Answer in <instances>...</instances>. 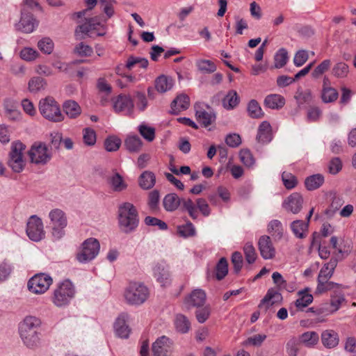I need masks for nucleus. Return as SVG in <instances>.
<instances>
[{
  "instance_id": "b1692460",
  "label": "nucleus",
  "mask_w": 356,
  "mask_h": 356,
  "mask_svg": "<svg viewBox=\"0 0 356 356\" xmlns=\"http://www.w3.org/2000/svg\"><path fill=\"white\" fill-rule=\"evenodd\" d=\"M282 299V295L277 290L270 289L268 290L264 298L261 300L259 307H261L262 306L265 305L267 309L270 306L273 305L275 302L281 301Z\"/></svg>"
},
{
  "instance_id": "20e7f679",
  "label": "nucleus",
  "mask_w": 356,
  "mask_h": 356,
  "mask_svg": "<svg viewBox=\"0 0 356 356\" xmlns=\"http://www.w3.org/2000/svg\"><path fill=\"white\" fill-rule=\"evenodd\" d=\"M75 295V289L70 280L60 282L54 291L52 302L58 307H63L70 304Z\"/></svg>"
},
{
  "instance_id": "338daca9",
  "label": "nucleus",
  "mask_w": 356,
  "mask_h": 356,
  "mask_svg": "<svg viewBox=\"0 0 356 356\" xmlns=\"http://www.w3.org/2000/svg\"><path fill=\"white\" fill-rule=\"evenodd\" d=\"M196 234L195 227L191 222H186L184 225H179V236L183 237L193 236Z\"/></svg>"
},
{
  "instance_id": "0eeeda50",
  "label": "nucleus",
  "mask_w": 356,
  "mask_h": 356,
  "mask_svg": "<svg viewBox=\"0 0 356 356\" xmlns=\"http://www.w3.org/2000/svg\"><path fill=\"white\" fill-rule=\"evenodd\" d=\"M31 163L37 165L47 164L52 157V153L49 151L47 145L44 143H34L28 152Z\"/></svg>"
},
{
  "instance_id": "de8ad7c7",
  "label": "nucleus",
  "mask_w": 356,
  "mask_h": 356,
  "mask_svg": "<svg viewBox=\"0 0 356 356\" xmlns=\"http://www.w3.org/2000/svg\"><path fill=\"white\" fill-rule=\"evenodd\" d=\"M148 60L145 58L141 57H136L134 56H130L127 61L126 67L128 70H131L136 64H138L139 66L142 68H147L148 66Z\"/></svg>"
},
{
  "instance_id": "473e14b6",
  "label": "nucleus",
  "mask_w": 356,
  "mask_h": 356,
  "mask_svg": "<svg viewBox=\"0 0 356 356\" xmlns=\"http://www.w3.org/2000/svg\"><path fill=\"white\" fill-rule=\"evenodd\" d=\"M308 227V222H305L300 220H294L291 224V228L293 233L299 238H304L306 237L305 232L307 231Z\"/></svg>"
},
{
  "instance_id": "49530a36",
  "label": "nucleus",
  "mask_w": 356,
  "mask_h": 356,
  "mask_svg": "<svg viewBox=\"0 0 356 356\" xmlns=\"http://www.w3.org/2000/svg\"><path fill=\"white\" fill-rule=\"evenodd\" d=\"M216 276L217 280H222L228 273V263L225 257H222L216 266Z\"/></svg>"
},
{
  "instance_id": "58836bf2",
  "label": "nucleus",
  "mask_w": 356,
  "mask_h": 356,
  "mask_svg": "<svg viewBox=\"0 0 356 356\" xmlns=\"http://www.w3.org/2000/svg\"><path fill=\"white\" fill-rule=\"evenodd\" d=\"M318 334L315 332H306L303 333L300 337L299 341L300 344H304L307 347H312L316 345L318 341Z\"/></svg>"
},
{
  "instance_id": "3c124183",
  "label": "nucleus",
  "mask_w": 356,
  "mask_h": 356,
  "mask_svg": "<svg viewBox=\"0 0 356 356\" xmlns=\"http://www.w3.org/2000/svg\"><path fill=\"white\" fill-rule=\"evenodd\" d=\"M122 144L121 140L114 136L108 137L104 141V147L108 152L117 151Z\"/></svg>"
},
{
  "instance_id": "ddd939ff",
  "label": "nucleus",
  "mask_w": 356,
  "mask_h": 356,
  "mask_svg": "<svg viewBox=\"0 0 356 356\" xmlns=\"http://www.w3.org/2000/svg\"><path fill=\"white\" fill-rule=\"evenodd\" d=\"M172 341L166 336L159 337L152 344L153 356H168L172 350Z\"/></svg>"
},
{
  "instance_id": "603ef678",
  "label": "nucleus",
  "mask_w": 356,
  "mask_h": 356,
  "mask_svg": "<svg viewBox=\"0 0 356 356\" xmlns=\"http://www.w3.org/2000/svg\"><path fill=\"white\" fill-rule=\"evenodd\" d=\"M38 47L44 54H50L54 50V44L51 38H44L38 42Z\"/></svg>"
},
{
  "instance_id": "2f4dec72",
  "label": "nucleus",
  "mask_w": 356,
  "mask_h": 356,
  "mask_svg": "<svg viewBox=\"0 0 356 356\" xmlns=\"http://www.w3.org/2000/svg\"><path fill=\"white\" fill-rule=\"evenodd\" d=\"M324 183V177L321 174H316L307 177L305 185L307 190L314 191L320 188Z\"/></svg>"
},
{
  "instance_id": "5fc2aeb1",
  "label": "nucleus",
  "mask_w": 356,
  "mask_h": 356,
  "mask_svg": "<svg viewBox=\"0 0 356 356\" xmlns=\"http://www.w3.org/2000/svg\"><path fill=\"white\" fill-rule=\"evenodd\" d=\"M339 93L336 89H325L321 91V99L324 103L334 102L337 99Z\"/></svg>"
},
{
  "instance_id": "a211bd4d",
  "label": "nucleus",
  "mask_w": 356,
  "mask_h": 356,
  "mask_svg": "<svg viewBox=\"0 0 356 356\" xmlns=\"http://www.w3.org/2000/svg\"><path fill=\"white\" fill-rule=\"evenodd\" d=\"M206 293L202 289H195L185 299V303L189 306L200 307L206 302Z\"/></svg>"
},
{
  "instance_id": "39448f33",
  "label": "nucleus",
  "mask_w": 356,
  "mask_h": 356,
  "mask_svg": "<svg viewBox=\"0 0 356 356\" xmlns=\"http://www.w3.org/2000/svg\"><path fill=\"white\" fill-rule=\"evenodd\" d=\"M39 110L41 115L48 120L58 122H61L64 118L58 104L51 97H47L40 101Z\"/></svg>"
},
{
  "instance_id": "2eb2a0df",
  "label": "nucleus",
  "mask_w": 356,
  "mask_h": 356,
  "mask_svg": "<svg viewBox=\"0 0 356 356\" xmlns=\"http://www.w3.org/2000/svg\"><path fill=\"white\" fill-rule=\"evenodd\" d=\"M302 204V196L298 193H293L284 200L282 207L287 211L296 214L301 211Z\"/></svg>"
},
{
  "instance_id": "412c9836",
  "label": "nucleus",
  "mask_w": 356,
  "mask_h": 356,
  "mask_svg": "<svg viewBox=\"0 0 356 356\" xmlns=\"http://www.w3.org/2000/svg\"><path fill=\"white\" fill-rule=\"evenodd\" d=\"M257 140L262 143H268L272 140V128L268 121H263L259 126Z\"/></svg>"
},
{
  "instance_id": "393cba45",
  "label": "nucleus",
  "mask_w": 356,
  "mask_h": 356,
  "mask_svg": "<svg viewBox=\"0 0 356 356\" xmlns=\"http://www.w3.org/2000/svg\"><path fill=\"white\" fill-rule=\"evenodd\" d=\"M321 341L324 346L327 348H332L339 343L338 334L332 330H325L321 334Z\"/></svg>"
},
{
  "instance_id": "4d7b16f0",
  "label": "nucleus",
  "mask_w": 356,
  "mask_h": 356,
  "mask_svg": "<svg viewBox=\"0 0 356 356\" xmlns=\"http://www.w3.org/2000/svg\"><path fill=\"white\" fill-rule=\"evenodd\" d=\"M138 131L149 142L152 141L155 138V129L153 127L145 124H140L138 126Z\"/></svg>"
},
{
  "instance_id": "bb28decb",
  "label": "nucleus",
  "mask_w": 356,
  "mask_h": 356,
  "mask_svg": "<svg viewBox=\"0 0 356 356\" xmlns=\"http://www.w3.org/2000/svg\"><path fill=\"white\" fill-rule=\"evenodd\" d=\"M124 147L130 153H138L140 151L143 142L137 135L128 136L124 140Z\"/></svg>"
},
{
  "instance_id": "052dcab7",
  "label": "nucleus",
  "mask_w": 356,
  "mask_h": 356,
  "mask_svg": "<svg viewBox=\"0 0 356 356\" xmlns=\"http://www.w3.org/2000/svg\"><path fill=\"white\" fill-rule=\"evenodd\" d=\"M282 179L286 188L290 190L295 188L298 184L296 177L291 173L284 172L282 175Z\"/></svg>"
},
{
  "instance_id": "c756f323",
  "label": "nucleus",
  "mask_w": 356,
  "mask_h": 356,
  "mask_svg": "<svg viewBox=\"0 0 356 356\" xmlns=\"http://www.w3.org/2000/svg\"><path fill=\"white\" fill-rule=\"evenodd\" d=\"M3 107L5 110L6 116L11 120H17L19 116L17 107V102L10 98H7L3 102Z\"/></svg>"
},
{
  "instance_id": "69168bd1",
  "label": "nucleus",
  "mask_w": 356,
  "mask_h": 356,
  "mask_svg": "<svg viewBox=\"0 0 356 356\" xmlns=\"http://www.w3.org/2000/svg\"><path fill=\"white\" fill-rule=\"evenodd\" d=\"M83 139L86 145L92 146L96 143V134L95 131L90 128H85L83 131Z\"/></svg>"
},
{
  "instance_id": "4be33fe9",
  "label": "nucleus",
  "mask_w": 356,
  "mask_h": 356,
  "mask_svg": "<svg viewBox=\"0 0 356 356\" xmlns=\"http://www.w3.org/2000/svg\"><path fill=\"white\" fill-rule=\"evenodd\" d=\"M338 260L336 258L332 257L330 259L329 262L325 264L318 273L317 282L330 280L333 275Z\"/></svg>"
},
{
  "instance_id": "a18cd8bd",
  "label": "nucleus",
  "mask_w": 356,
  "mask_h": 356,
  "mask_svg": "<svg viewBox=\"0 0 356 356\" xmlns=\"http://www.w3.org/2000/svg\"><path fill=\"white\" fill-rule=\"evenodd\" d=\"M248 111L249 115L252 118H261L264 115L259 103L254 99H252L249 102L248 105Z\"/></svg>"
},
{
  "instance_id": "8fccbe9b",
  "label": "nucleus",
  "mask_w": 356,
  "mask_h": 356,
  "mask_svg": "<svg viewBox=\"0 0 356 356\" xmlns=\"http://www.w3.org/2000/svg\"><path fill=\"white\" fill-rule=\"evenodd\" d=\"M245 260L249 264H253L257 257L256 250L252 243L248 242L243 247Z\"/></svg>"
},
{
  "instance_id": "e433bc0d",
  "label": "nucleus",
  "mask_w": 356,
  "mask_h": 356,
  "mask_svg": "<svg viewBox=\"0 0 356 356\" xmlns=\"http://www.w3.org/2000/svg\"><path fill=\"white\" fill-rule=\"evenodd\" d=\"M317 287L316 292L318 293H323L328 291H332L334 293V290H341V285L333 282H330L329 280H322L321 282H317Z\"/></svg>"
},
{
  "instance_id": "09e8293b",
  "label": "nucleus",
  "mask_w": 356,
  "mask_h": 356,
  "mask_svg": "<svg viewBox=\"0 0 356 356\" xmlns=\"http://www.w3.org/2000/svg\"><path fill=\"white\" fill-rule=\"evenodd\" d=\"M159 191L154 190L151 191L148 197V206L152 213H156L159 211Z\"/></svg>"
},
{
  "instance_id": "f03ea898",
  "label": "nucleus",
  "mask_w": 356,
  "mask_h": 356,
  "mask_svg": "<svg viewBox=\"0 0 356 356\" xmlns=\"http://www.w3.org/2000/svg\"><path fill=\"white\" fill-rule=\"evenodd\" d=\"M40 325V319L33 316H26L19 324V336L26 347L33 348L39 345Z\"/></svg>"
},
{
  "instance_id": "c9c22d12",
  "label": "nucleus",
  "mask_w": 356,
  "mask_h": 356,
  "mask_svg": "<svg viewBox=\"0 0 356 356\" xmlns=\"http://www.w3.org/2000/svg\"><path fill=\"white\" fill-rule=\"evenodd\" d=\"M346 301L344 294L341 290H334L330 296L331 312H337L341 305Z\"/></svg>"
},
{
  "instance_id": "bf43d9fd",
  "label": "nucleus",
  "mask_w": 356,
  "mask_h": 356,
  "mask_svg": "<svg viewBox=\"0 0 356 356\" xmlns=\"http://www.w3.org/2000/svg\"><path fill=\"white\" fill-rule=\"evenodd\" d=\"M239 158L247 167H251L254 164L255 160L251 152L248 149H243L239 152Z\"/></svg>"
},
{
  "instance_id": "9d476101",
  "label": "nucleus",
  "mask_w": 356,
  "mask_h": 356,
  "mask_svg": "<svg viewBox=\"0 0 356 356\" xmlns=\"http://www.w3.org/2000/svg\"><path fill=\"white\" fill-rule=\"evenodd\" d=\"M197 121L204 127H207L215 122L216 116L212 108L202 102L194 105Z\"/></svg>"
},
{
  "instance_id": "37998d69",
  "label": "nucleus",
  "mask_w": 356,
  "mask_h": 356,
  "mask_svg": "<svg viewBox=\"0 0 356 356\" xmlns=\"http://www.w3.org/2000/svg\"><path fill=\"white\" fill-rule=\"evenodd\" d=\"M177 196L176 193L167 194L163 200V205L164 209L168 211H172L177 209L178 201L177 200Z\"/></svg>"
},
{
  "instance_id": "7ed1b4c3",
  "label": "nucleus",
  "mask_w": 356,
  "mask_h": 356,
  "mask_svg": "<svg viewBox=\"0 0 356 356\" xmlns=\"http://www.w3.org/2000/svg\"><path fill=\"white\" fill-rule=\"evenodd\" d=\"M149 295V289L140 282H131L124 293L127 302L131 305L143 304L147 300Z\"/></svg>"
},
{
  "instance_id": "6e6552de",
  "label": "nucleus",
  "mask_w": 356,
  "mask_h": 356,
  "mask_svg": "<svg viewBox=\"0 0 356 356\" xmlns=\"http://www.w3.org/2000/svg\"><path fill=\"white\" fill-rule=\"evenodd\" d=\"M100 245L97 239L89 238L83 241L81 250L76 254L77 260L81 263H88L98 254Z\"/></svg>"
},
{
  "instance_id": "4468645a",
  "label": "nucleus",
  "mask_w": 356,
  "mask_h": 356,
  "mask_svg": "<svg viewBox=\"0 0 356 356\" xmlns=\"http://www.w3.org/2000/svg\"><path fill=\"white\" fill-rule=\"evenodd\" d=\"M258 248L261 256L264 259H272L275 256V248L268 236L263 235L259 238Z\"/></svg>"
},
{
  "instance_id": "4c0bfd02",
  "label": "nucleus",
  "mask_w": 356,
  "mask_h": 356,
  "mask_svg": "<svg viewBox=\"0 0 356 356\" xmlns=\"http://www.w3.org/2000/svg\"><path fill=\"white\" fill-rule=\"evenodd\" d=\"M47 81L40 76H35L31 79L28 83L29 92L36 93L45 88Z\"/></svg>"
},
{
  "instance_id": "cd10ccee",
  "label": "nucleus",
  "mask_w": 356,
  "mask_h": 356,
  "mask_svg": "<svg viewBox=\"0 0 356 356\" xmlns=\"http://www.w3.org/2000/svg\"><path fill=\"white\" fill-rule=\"evenodd\" d=\"M154 84L156 91L163 93L170 90L172 88L174 81L171 77L165 75H161L156 79Z\"/></svg>"
},
{
  "instance_id": "f8f14e48",
  "label": "nucleus",
  "mask_w": 356,
  "mask_h": 356,
  "mask_svg": "<svg viewBox=\"0 0 356 356\" xmlns=\"http://www.w3.org/2000/svg\"><path fill=\"white\" fill-rule=\"evenodd\" d=\"M38 23L33 17L30 10L26 8L22 9L21 19L18 24H16V29L26 33H32L38 26Z\"/></svg>"
},
{
  "instance_id": "6ab92c4d",
  "label": "nucleus",
  "mask_w": 356,
  "mask_h": 356,
  "mask_svg": "<svg viewBox=\"0 0 356 356\" xmlns=\"http://www.w3.org/2000/svg\"><path fill=\"white\" fill-rule=\"evenodd\" d=\"M153 273L154 276L161 286H165L170 283V274L168 268L164 264H156L153 268Z\"/></svg>"
},
{
  "instance_id": "7c9ffc66",
  "label": "nucleus",
  "mask_w": 356,
  "mask_h": 356,
  "mask_svg": "<svg viewBox=\"0 0 356 356\" xmlns=\"http://www.w3.org/2000/svg\"><path fill=\"white\" fill-rule=\"evenodd\" d=\"M63 111L70 118H77L81 113V108L78 103L74 100H67L63 103Z\"/></svg>"
},
{
  "instance_id": "72a5a7b5",
  "label": "nucleus",
  "mask_w": 356,
  "mask_h": 356,
  "mask_svg": "<svg viewBox=\"0 0 356 356\" xmlns=\"http://www.w3.org/2000/svg\"><path fill=\"white\" fill-rule=\"evenodd\" d=\"M239 103V97L236 90H231L222 99V105L227 110L234 108Z\"/></svg>"
},
{
  "instance_id": "a878e982",
  "label": "nucleus",
  "mask_w": 356,
  "mask_h": 356,
  "mask_svg": "<svg viewBox=\"0 0 356 356\" xmlns=\"http://www.w3.org/2000/svg\"><path fill=\"white\" fill-rule=\"evenodd\" d=\"M156 183V176L151 171L143 172L138 178V184L143 190L152 188Z\"/></svg>"
},
{
  "instance_id": "f3484780",
  "label": "nucleus",
  "mask_w": 356,
  "mask_h": 356,
  "mask_svg": "<svg viewBox=\"0 0 356 356\" xmlns=\"http://www.w3.org/2000/svg\"><path fill=\"white\" fill-rule=\"evenodd\" d=\"M113 108L116 112L127 111L130 113L134 108V102L129 95H120L113 103Z\"/></svg>"
},
{
  "instance_id": "6e6d98bb",
  "label": "nucleus",
  "mask_w": 356,
  "mask_h": 356,
  "mask_svg": "<svg viewBox=\"0 0 356 356\" xmlns=\"http://www.w3.org/2000/svg\"><path fill=\"white\" fill-rule=\"evenodd\" d=\"M300 346V341L298 339L292 338L289 339L286 344V353L289 356H297Z\"/></svg>"
},
{
  "instance_id": "680f3d73",
  "label": "nucleus",
  "mask_w": 356,
  "mask_h": 356,
  "mask_svg": "<svg viewBox=\"0 0 356 356\" xmlns=\"http://www.w3.org/2000/svg\"><path fill=\"white\" fill-rule=\"evenodd\" d=\"M331 65V61L329 59L321 62L312 72V76L314 79L319 78L324 72L328 70Z\"/></svg>"
},
{
  "instance_id": "1a4fd4ad",
  "label": "nucleus",
  "mask_w": 356,
  "mask_h": 356,
  "mask_svg": "<svg viewBox=\"0 0 356 356\" xmlns=\"http://www.w3.org/2000/svg\"><path fill=\"white\" fill-rule=\"evenodd\" d=\"M52 281V278L47 274H36L28 282V289L35 294L43 293L49 289Z\"/></svg>"
},
{
  "instance_id": "aec40b11",
  "label": "nucleus",
  "mask_w": 356,
  "mask_h": 356,
  "mask_svg": "<svg viewBox=\"0 0 356 356\" xmlns=\"http://www.w3.org/2000/svg\"><path fill=\"white\" fill-rule=\"evenodd\" d=\"M99 27L104 30V26L101 24L98 17L86 19V22L76 28V33L81 32L87 34L91 31H98Z\"/></svg>"
},
{
  "instance_id": "0e129e2a",
  "label": "nucleus",
  "mask_w": 356,
  "mask_h": 356,
  "mask_svg": "<svg viewBox=\"0 0 356 356\" xmlns=\"http://www.w3.org/2000/svg\"><path fill=\"white\" fill-rule=\"evenodd\" d=\"M225 142L229 147L236 148L241 144L242 140L239 134L232 133L226 136Z\"/></svg>"
},
{
  "instance_id": "e2e57ef3",
  "label": "nucleus",
  "mask_w": 356,
  "mask_h": 356,
  "mask_svg": "<svg viewBox=\"0 0 356 356\" xmlns=\"http://www.w3.org/2000/svg\"><path fill=\"white\" fill-rule=\"evenodd\" d=\"M232 263L233 265V270L235 274H238L241 271L243 264V259L242 254L239 252H234L232 255Z\"/></svg>"
},
{
  "instance_id": "dca6fc26",
  "label": "nucleus",
  "mask_w": 356,
  "mask_h": 356,
  "mask_svg": "<svg viewBox=\"0 0 356 356\" xmlns=\"http://www.w3.org/2000/svg\"><path fill=\"white\" fill-rule=\"evenodd\" d=\"M129 319V314L127 313H122L116 319L114 328L116 334L122 339H127L129 336L130 329L127 325Z\"/></svg>"
},
{
  "instance_id": "c03bdc74",
  "label": "nucleus",
  "mask_w": 356,
  "mask_h": 356,
  "mask_svg": "<svg viewBox=\"0 0 356 356\" xmlns=\"http://www.w3.org/2000/svg\"><path fill=\"white\" fill-rule=\"evenodd\" d=\"M289 59L288 52L284 48L280 49L274 56L275 68L284 67Z\"/></svg>"
},
{
  "instance_id": "5701e85b",
  "label": "nucleus",
  "mask_w": 356,
  "mask_h": 356,
  "mask_svg": "<svg viewBox=\"0 0 356 356\" xmlns=\"http://www.w3.org/2000/svg\"><path fill=\"white\" fill-rule=\"evenodd\" d=\"M310 289L307 287L298 292V298L295 301L294 305L298 310L303 309L310 305L314 300L313 296L309 293Z\"/></svg>"
},
{
  "instance_id": "a19ab883",
  "label": "nucleus",
  "mask_w": 356,
  "mask_h": 356,
  "mask_svg": "<svg viewBox=\"0 0 356 356\" xmlns=\"http://www.w3.org/2000/svg\"><path fill=\"white\" fill-rule=\"evenodd\" d=\"M211 314V309L210 305H203L200 307H197L195 312V318L199 323H205Z\"/></svg>"
},
{
  "instance_id": "864d4df0",
  "label": "nucleus",
  "mask_w": 356,
  "mask_h": 356,
  "mask_svg": "<svg viewBox=\"0 0 356 356\" xmlns=\"http://www.w3.org/2000/svg\"><path fill=\"white\" fill-rule=\"evenodd\" d=\"M198 70L204 73H212L216 70V66L209 60H200L197 61Z\"/></svg>"
},
{
  "instance_id": "f257e3e1",
  "label": "nucleus",
  "mask_w": 356,
  "mask_h": 356,
  "mask_svg": "<svg viewBox=\"0 0 356 356\" xmlns=\"http://www.w3.org/2000/svg\"><path fill=\"white\" fill-rule=\"evenodd\" d=\"M118 227L126 234L134 232L139 225V215L136 207L130 202H123L118 209Z\"/></svg>"
},
{
  "instance_id": "f704fd0d",
  "label": "nucleus",
  "mask_w": 356,
  "mask_h": 356,
  "mask_svg": "<svg viewBox=\"0 0 356 356\" xmlns=\"http://www.w3.org/2000/svg\"><path fill=\"white\" fill-rule=\"evenodd\" d=\"M268 232L275 240H280L283 236V227L281 222L278 220H271L268 225Z\"/></svg>"
},
{
  "instance_id": "9b49d317",
  "label": "nucleus",
  "mask_w": 356,
  "mask_h": 356,
  "mask_svg": "<svg viewBox=\"0 0 356 356\" xmlns=\"http://www.w3.org/2000/svg\"><path fill=\"white\" fill-rule=\"evenodd\" d=\"M29 238L35 242L44 237V231L42 220L35 215L31 216L26 224V229Z\"/></svg>"
},
{
  "instance_id": "79ce46f5",
  "label": "nucleus",
  "mask_w": 356,
  "mask_h": 356,
  "mask_svg": "<svg viewBox=\"0 0 356 356\" xmlns=\"http://www.w3.org/2000/svg\"><path fill=\"white\" fill-rule=\"evenodd\" d=\"M109 183L114 191L120 192L125 190L127 184L124 181L122 177L118 172L109 179Z\"/></svg>"
},
{
  "instance_id": "774afa93",
  "label": "nucleus",
  "mask_w": 356,
  "mask_h": 356,
  "mask_svg": "<svg viewBox=\"0 0 356 356\" xmlns=\"http://www.w3.org/2000/svg\"><path fill=\"white\" fill-rule=\"evenodd\" d=\"M309 58V55L305 50H298L293 58V63L296 67L303 65Z\"/></svg>"
},
{
  "instance_id": "c85d7f7f",
  "label": "nucleus",
  "mask_w": 356,
  "mask_h": 356,
  "mask_svg": "<svg viewBox=\"0 0 356 356\" xmlns=\"http://www.w3.org/2000/svg\"><path fill=\"white\" fill-rule=\"evenodd\" d=\"M284 98L277 94L269 95L264 99L265 106L271 109H280L284 106Z\"/></svg>"
},
{
  "instance_id": "13d9d810",
  "label": "nucleus",
  "mask_w": 356,
  "mask_h": 356,
  "mask_svg": "<svg viewBox=\"0 0 356 356\" xmlns=\"http://www.w3.org/2000/svg\"><path fill=\"white\" fill-rule=\"evenodd\" d=\"M332 73L338 78L345 77L348 73V65L343 62L337 63L333 67Z\"/></svg>"
},
{
  "instance_id": "423d86ee",
  "label": "nucleus",
  "mask_w": 356,
  "mask_h": 356,
  "mask_svg": "<svg viewBox=\"0 0 356 356\" xmlns=\"http://www.w3.org/2000/svg\"><path fill=\"white\" fill-rule=\"evenodd\" d=\"M51 235L55 240H59L65 235V228L67 220L64 211L59 209H54L49 213Z\"/></svg>"
},
{
  "instance_id": "ea45409f",
  "label": "nucleus",
  "mask_w": 356,
  "mask_h": 356,
  "mask_svg": "<svg viewBox=\"0 0 356 356\" xmlns=\"http://www.w3.org/2000/svg\"><path fill=\"white\" fill-rule=\"evenodd\" d=\"M8 165L15 172H21L25 167V160L22 156H9Z\"/></svg>"
}]
</instances>
